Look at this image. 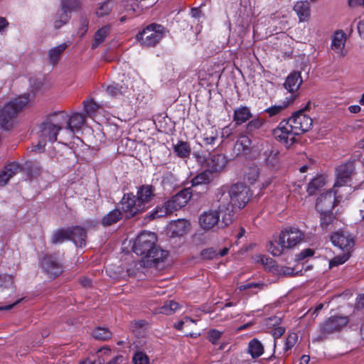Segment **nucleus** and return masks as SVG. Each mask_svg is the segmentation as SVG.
Wrapping results in <instances>:
<instances>
[{
    "instance_id": "c9c22d12",
    "label": "nucleus",
    "mask_w": 364,
    "mask_h": 364,
    "mask_svg": "<svg viewBox=\"0 0 364 364\" xmlns=\"http://www.w3.org/2000/svg\"><path fill=\"white\" fill-rule=\"evenodd\" d=\"M179 308L180 306L178 303L173 300H170L164 302V305L160 307L159 313L166 315H171L175 313Z\"/></svg>"
},
{
    "instance_id": "b1692460",
    "label": "nucleus",
    "mask_w": 364,
    "mask_h": 364,
    "mask_svg": "<svg viewBox=\"0 0 364 364\" xmlns=\"http://www.w3.org/2000/svg\"><path fill=\"white\" fill-rule=\"evenodd\" d=\"M252 117L250 108L247 106H240L234 110L233 121L236 124H241Z\"/></svg>"
},
{
    "instance_id": "3c124183",
    "label": "nucleus",
    "mask_w": 364,
    "mask_h": 364,
    "mask_svg": "<svg viewBox=\"0 0 364 364\" xmlns=\"http://www.w3.org/2000/svg\"><path fill=\"white\" fill-rule=\"evenodd\" d=\"M266 162L271 166H274L278 163L279 151L271 150L268 154L266 152Z\"/></svg>"
},
{
    "instance_id": "603ef678",
    "label": "nucleus",
    "mask_w": 364,
    "mask_h": 364,
    "mask_svg": "<svg viewBox=\"0 0 364 364\" xmlns=\"http://www.w3.org/2000/svg\"><path fill=\"white\" fill-rule=\"evenodd\" d=\"M134 364H149V357L143 352H137L133 356Z\"/></svg>"
},
{
    "instance_id": "412c9836",
    "label": "nucleus",
    "mask_w": 364,
    "mask_h": 364,
    "mask_svg": "<svg viewBox=\"0 0 364 364\" xmlns=\"http://www.w3.org/2000/svg\"><path fill=\"white\" fill-rule=\"evenodd\" d=\"M168 255V252L158 247H155L152 251H151L144 258V263H146L147 265H156L160 262H163Z\"/></svg>"
},
{
    "instance_id": "aec40b11",
    "label": "nucleus",
    "mask_w": 364,
    "mask_h": 364,
    "mask_svg": "<svg viewBox=\"0 0 364 364\" xmlns=\"http://www.w3.org/2000/svg\"><path fill=\"white\" fill-rule=\"evenodd\" d=\"M45 271L51 277H55L62 272V267L57 259L53 256H46L42 261Z\"/></svg>"
},
{
    "instance_id": "20e7f679",
    "label": "nucleus",
    "mask_w": 364,
    "mask_h": 364,
    "mask_svg": "<svg viewBox=\"0 0 364 364\" xmlns=\"http://www.w3.org/2000/svg\"><path fill=\"white\" fill-rule=\"evenodd\" d=\"M191 196V189L190 188H183L165 202L162 206H156L149 215V218L153 220L164 217L180 210L188 203Z\"/></svg>"
},
{
    "instance_id": "0e129e2a",
    "label": "nucleus",
    "mask_w": 364,
    "mask_h": 364,
    "mask_svg": "<svg viewBox=\"0 0 364 364\" xmlns=\"http://www.w3.org/2000/svg\"><path fill=\"white\" fill-rule=\"evenodd\" d=\"M10 178L6 175V173L1 172L0 173V186H4L8 181H9Z\"/></svg>"
},
{
    "instance_id": "bf43d9fd",
    "label": "nucleus",
    "mask_w": 364,
    "mask_h": 364,
    "mask_svg": "<svg viewBox=\"0 0 364 364\" xmlns=\"http://www.w3.org/2000/svg\"><path fill=\"white\" fill-rule=\"evenodd\" d=\"M314 251L312 249H305L296 255L297 260H303L307 257H312Z\"/></svg>"
},
{
    "instance_id": "f03ea898",
    "label": "nucleus",
    "mask_w": 364,
    "mask_h": 364,
    "mask_svg": "<svg viewBox=\"0 0 364 364\" xmlns=\"http://www.w3.org/2000/svg\"><path fill=\"white\" fill-rule=\"evenodd\" d=\"M154 197V188L150 185H144L139 188L136 196L127 193L121 201V209L127 213V217L134 216L138 213L144 211L149 202Z\"/></svg>"
},
{
    "instance_id": "a19ab883",
    "label": "nucleus",
    "mask_w": 364,
    "mask_h": 364,
    "mask_svg": "<svg viewBox=\"0 0 364 364\" xmlns=\"http://www.w3.org/2000/svg\"><path fill=\"white\" fill-rule=\"evenodd\" d=\"M350 257V253L348 252H343L341 255L334 257L329 262V267L333 268L338 265L344 264Z\"/></svg>"
},
{
    "instance_id": "473e14b6",
    "label": "nucleus",
    "mask_w": 364,
    "mask_h": 364,
    "mask_svg": "<svg viewBox=\"0 0 364 364\" xmlns=\"http://www.w3.org/2000/svg\"><path fill=\"white\" fill-rule=\"evenodd\" d=\"M259 168L257 166H250L247 168L244 173V180L250 183H255L259 177Z\"/></svg>"
},
{
    "instance_id": "69168bd1",
    "label": "nucleus",
    "mask_w": 364,
    "mask_h": 364,
    "mask_svg": "<svg viewBox=\"0 0 364 364\" xmlns=\"http://www.w3.org/2000/svg\"><path fill=\"white\" fill-rule=\"evenodd\" d=\"M357 28L359 35L364 38V18L359 21Z\"/></svg>"
},
{
    "instance_id": "72a5a7b5",
    "label": "nucleus",
    "mask_w": 364,
    "mask_h": 364,
    "mask_svg": "<svg viewBox=\"0 0 364 364\" xmlns=\"http://www.w3.org/2000/svg\"><path fill=\"white\" fill-rule=\"evenodd\" d=\"M325 184L324 178L322 176H318L312 179L308 185L307 192L311 196L316 193Z\"/></svg>"
},
{
    "instance_id": "4be33fe9",
    "label": "nucleus",
    "mask_w": 364,
    "mask_h": 364,
    "mask_svg": "<svg viewBox=\"0 0 364 364\" xmlns=\"http://www.w3.org/2000/svg\"><path fill=\"white\" fill-rule=\"evenodd\" d=\"M302 83V78L299 72H292L287 77L284 87L289 92H294L298 90Z\"/></svg>"
},
{
    "instance_id": "9b49d317",
    "label": "nucleus",
    "mask_w": 364,
    "mask_h": 364,
    "mask_svg": "<svg viewBox=\"0 0 364 364\" xmlns=\"http://www.w3.org/2000/svg\"><path fill=\"white\" fill-rule=\"evenodd\" d=\"M348 323L347 316H332L322 323L320 326V332L322 334L319 338L326 337L329 334L341 331Z\"/></svg>"
},
{
    "instance_id": "4468645a",
    "label": "nucleus",
    "mask_w": 364,
    "mask_h": 364,
    "mask_svg": "<svg viewBox=\"0 0 364 364\" xmlns=\"http://www.w3.org/2000/svg\"><path fill=\"white\" fill-rule=\"evenodd\" d=\"M355 160H349L336 168V181L333 188L344 186L348 183L355 171Z\"/></svg>"
},
{
    "instance_id": "49530a36",
    "label": "nucleus",
    "mask_w": 364,
    "mask_h": 364,
    "mask_svg": "<svg viewBox=\"0 0 364 364\" xmlns=\"http://www.w3.org/2000/svg\"><path fill=\"white\" fill-rule=\"evenodd\" d=\"M264 123V121L262 119L259 117L255 118L247 123L246 126L247 132L249 133L253 132L260 129Z\"/></svg>"
},
{
    "instance_id": "58836bf2",
    "label": "nucleus",
    "mask_w": 364,
    "mask_h": 364,
    "mask_svg": "<svg viewBox=\"0 0 364 364\" xmlns=\"http://www.w3.org/2000/svg\"><path fill=\"white\" fill-rule=\"evenodd\" d=\"M127 87H124L122 85H112L107 87V93L114 97H119L122 95H124L127 92Z\"/></svg>"
},
{
    "instance_id": "e2e57ef3",
    "label": "nucleus",
    "mask_w": 364,
    "mask_h": 364,
    "mask_svg": "<svg viewBox=\"0 0 364 364\" xmlns=\"http://www.w3.org/2000/svg\"><path fill=\"white\" fill-rule=\"evenodd\" d=\"M348 6L351 8L356 7L360 5L364 6V0H348Z\"/></svg>"
},
{
    "instance_id": "f8f14e48",
    "label": "nucleus",
    "mask_w": 364,
    "mask_h": 364,
    "mask_svg": "<svg viewBox=\"0 0 364 364\" xmlns=\"http://www.w3.org/2000/svg\"><path fill=\"white\" fill-rule=\"evenodd\" d=\"M279 235L283 247H286L287 250L296 247L303 241L304 237V232L294 227H288L282 230Z\"/></svg>"
},
{
    "instance_id": "cd10ccee",
    "label": "nucleus",
    "mask_w": 364,
    "mask_h": 364,
    "mask_svg": "<svg viewBox=\"0 0 364 364\" xmlns=\"http://www.w3.org/2000/svg\"><path fill=\"white\" fill-rule=\"evenodd\" d=\"M218 138V130L211 127L209 129H207L202 136V141L204 145H214Z\"/></svg>"
},
{
    "instance_id": "ddd939ff",
    "label": "nucleus",
    "mask_w": 364,
    "mask_h": 364,
    "mask_svg": "<svg viewBox=\"0 0 364 364\" xmlns=\"http://www.w3.org/2000/svg\"><path fill=\"white\" fill-rule=\"evenodd\" d=\"M287 120L298 135L308 132L313 123L312 119L305 114L304 111H299L294 113Z\"/></svg>"
},
{
    "instance_id": "09e8293b",
    "label": "nucleus",
    "mask_w": 364,
    "mask_h": 364,
    "mask_svg": "<svg viewBox=\"0 0 364 364\" xmlns=\"http://www.w3.org/2000/svg\"><path fill=\"white\" fill-rule=\"evenodd\" d=\"M298 340V335L296 333H291L288 335V336L286 338L284 347V353L289 351L291 350Z\"/></svg>"
},
{
    "instance_id": "864d4df0",
    "label": "nucleus",
    "mask_w": 364,
    "mask_h": 364,
    "mask_svg": "<svg viewBox=\"0 0 364 364\" xmlns=\"http://www.w3.org/2000/svg\"><path fill=\"white\" fill-rule=\"evenodd\" d=\"M266 287L262 282H249L245 284H242L239 287L240 291H245L247 289H257V290H262Z\"/></svg>"
},
{
    "instance_id": "1a4fd4ad",
    "label": "nucleus",
    "mask_w": 364,
    "mask_h": 364,
    "mask_svg": "<svg viewBox=\"0 0 364 364\" xmlns=\"http://www.w3.org/2000/svg\"><path fill=\"white\" fill-rule=\"evenodd\" d=\"M273 135L279 142L289 148L296 141V136L298 134L287 119L280 122L278 127L273 130Z\"/></svg>"
},
{
    "instance_id": "bb28decb",
    "label": "nucleus",
    "mask_w": 364,
    "mask_h": 364,
    "mask_svg": "<svg viewBox=\"0 0 364 364\" xmlns=\"http://www.w3.org/2000/svg\"><path fill=\"white\" fill-rule=\"evenodd\" d=\"M68 45L65 43H61L50 48L48 52V58L50 63L56 65L60 58L63 53L66 50Z\"/></svg>"
},
{
    "instance_id": "052dcab7",
    "label": "nucleus",
    "mask_w": 364,
    "mask_h": 364,
    "mask_svg": "<svg viewBox=\"0 0 364 364\" xmlns=\"http://www.w3.org/2000/svg\"><path fill=\"white\" fill-rule=\"evenodd\" d=\"M285 332V329L283 327H277L272 330V336L274 340L280 338Z\"/></svg>"
},
{
    "instance_id": "6ab92c4d",
    "label": "nucleus",
    "mask_w": 364,
    "mask_h": 364,
    "mask_svg": "<svg viewBox=\"0 0 364 364\" xmlns=\"http://www.w3.org/2000/svg\"><path fill=\"white\" fill-rule=\"evenodd\" d=\"M346 42V35L342 30L336 31L331 38V48L335 53L343 57L346 55L344 50Z\"/></svg>"
},
{
    "instance_id": "c85d7f7f",
    "label": "nucleus",
    "mask_w": 364,
    "mask_h": 364,
    "mask_svg": "<svg viewBox=\"0 0 364 364\" xmlns=\"http://www.w3.org/2000/svg\"><path fill=\"white\" fill-rule=\"evenodd\" d=\"M285 250L287 249L286 247H283V244L282 243V240L279 235L274 240L270 241L268 245V251L273 256L281 255Z\"/></svg>"
},
{
    "instance_id": "4d7b16f0",
    "label": "nucleus",
    "mask_w": 364,
    "mask_h": 364,
    "mask_svg": "<svg viewBox=\"0 0 364 364\" xmlns=\"http://www.w3.org/2000/svg\"><path fill=\"white\" fill-rule=\"evenodd\" d=\"M0 281L1 282V286L4 288H11L14 286L13 277L9 274L0 275Z\"/></svg>"
},
{
    "instance_id": "a878e982",
    "label": "nucleus",
    "mask_w": 364,
    "mask_h": 364,
    "mask_svg": "<svg viewBox=\"0 0 364 364\" xmlns=\"http://www.w3.org/2000/svg\"><path fill=\"white\" fill-rule=\"evenodd\" d=\"M111 32V26L109 25L99 28L95 33L94 41L92 44V48H96L101 46Z\"/></svg>"
},
{
    "instance_id": "79ce46f5",
    "label": "nucleus",
    "mask_w": 364,
    "mask_h": 364,
    "mask_svg": "<svg viewBox=\"0 0 364 364\" xmlns=\"http://www.w3.org/2000/svg\"><path fill=\"white\" fill-rule=\"evenodd\" d=\"M80 0H61V7L63 11L71 12L80 8Z\"/></svg>"
},
{
    "instance_id": "f257e3e1",
    "label": "nucleus",
    "mask_w": 364,
    "mask_h": 364,
    "mask_svg": "<svg viewBox=\"0 0 364 364\" xmlns=\"http://www.w3.org/2000/svg\"><path fill=\"white\" fill-rule=\"evenodd\" d=\"M250 197L251 193L249 187L243 183L234 184L230 187L228 191H221L219 192L218 201L220 203V210L225 209L227 212L221 220L223 226H227L232 222L233 209L243 208L249 202Z\"/></svg>"
},
{
    "instance_id": "423d86ee",
    "label": "nucleus",
    "mask_w": 364,
    "mask_h": 364,
    "mask_svg": "<svg viewBox=\"0 0 364 364\" xmlns=\"http://www.w3.org/2000/svg\"><path fill=\"white\" fill-rule=\"evenodd\" d=\"M87 233L84 228L80 226L73 228H61L57 230L52 236V243H63L65 240H70L75 245L83 247L86 245Z\"/></svg>"
},
{
    "instance_id": "f704fd0d",
    "label": "nucleus",
    "mask_w": 364,
    "mask_h": 364,
    "mask_svg": "<svg viewBox=\"0 0 364 364\" xmlns=\"http://www.w3.org/2000/svg\"><path fill=\"white\" fill-rule=\"evenodd\" d=\"M294 100V98H291L289 100L284 101L279 105H273L269 108H267L264 110V112L268 114L269 117H272L279 114L282 110L286 109L290 102Z\"/></svg>"
},
{
    "instance_id": "c756f323",
    "label": "nucleus",
    "mask_w": 364,
    "mask_h": 364,
    "mask_svg": "<svg viewBox=\"0 0 364 364\" xmlns=\"http://www.w3.org/2000/svg\"><path fill=\"white\" fill-rule=\"evenodd\" d=\"M248 352L252 358H258L264 353V347L261 342L254 338L251 340L248 345Z\"/></svg>"
},
{
    "instance_id": "8fccbe9b",
    "label": "nucleus",
    "mask_w": 364,
    "mask_h": 364,
    "mask_svg": "<svg viewBox=\"0 0 364 364\" xmlns=\"http://www.w3.org/2000/svg\"><path fill=\"white\" fill-rule=\"evenodd\" d=\"M20 170L19 165L17 163L13 162L6 165L2 172L6 173V175L11 178L19 172Z\"/></svg>"
},
{
    "instance_id": "680f3d73",
    "label": "nucleus",
    "mask_w": 364,
    "mask_h": 364,
    "mask_svg": "<svg viewBox=\"0 0 364 364\" xmlns=\"http://www.w3.org/2000/svg\"><path fill=\"white\" fill-rule=\"evenodd\" d=\"M257 262H260L263 264H271L272 263V259L263 255H258L256 257Z\"/></svg>"
},
{
    "instance_id": "5fc2aeb1",
    "label": "nucleus",
    "mask_w": 364,
    "mask_h": 364,
    "mask_svg": "<svg viewBox=\"0 0 364 364\" xmlns=\"http://www.w3.org/2000/svg\"><path fill=\"white\" fill-rule=\"evenodd\" d=\"M191 325H196L195 321L193 320L192 318H189V317H185L181 321H180L178 323H175L174 324V327L176 329L181 331L184 326L185 327H188V326H190Z\"/></svg>"
},
{
    "instance_id": "ea45409f",
    "label": "nucleus",
    "mask_w": 364,
    "mask_h": 364,
    "mask_svg": "<svg viewBox=\"0 0 364 364\" xmlns=\"http://www.w3.org/2000/svg\"><path fill=\"white\" fill-rule=\"evenodd\" d=\"M92 334L97 340H107L112 336V333L108 328L102 327L96 328Z\"/></svg>"
},
{
    "instance_id": "7ed1b4c3",
    "label": "nucleus",
    "mask_w": 364,
    "mask_h": 364,
    "mask_svg": "<svg viewBox=\"0 0 364 364\" xmlns=\"http://www.w3.org/2000/svg\"><path fill=\"white\" fill-rule=\"evenodd\" d=\"M66 117L63 112H55L49 115L47 119L39 126L38 143L33 146L32 151L41 152L44 149L48 141L54 142L57 140V136L63 127V122Z\"/></svg>"
},
{
    "instance_id": "2eb2a0df",
    "label": "nucleus",
    "mask_w": 364,
    "mask_h": 364,
    "mask_svg": "<svg viewBox=\"0 0 364 364\" xmlns=\"http://www.w3.org/2000/svg\"><path fill=\"white\" fill-rule=\"evenodd\" d=\"M331 240L334 246L338 247L343 252L350 253L355 243L353 237L348 232L344 230L334 232L331 237Z\"/></svg>"
},
{
    "instance_id": "39448f33",
    "label": "nucleus",
    "mask_w": 364,
    "mask_h": 364,
    "mask_svg": "<svg viewBox=\"0 0 364 364\" xmlns=\"http://www.w3.org/2000/svg\"><path fill=\"white\" fill-rule=\"evenodd\" d=\"M31 95H23L6 104L0 110V127L9 129L12 125V120L28 102Z\"/></svg>"
},
{
    "instance_id": "c03bdc74",
    "label": "nucleus",
    "mask_w": 364,
    "mask_h": 364,
    "mask_svg": "<svg viewBox=\"0 0 364 364\" xmlns=\"http://www.w3.org/2000/svg\"><path fill=\"white\" fill-rule=\"evenodd\" d=\"M321 218H320V223L321 226L323 229H328L329 225H331L333 220V215L331 211L328 212H320Z\"/></svg>"
},
{
    "instance_id": "6e6552de",
    "label": "nucleus",
    "mask_w": 364,
    "mask_h": 364,
    "mask_svg": "<svg viewBox=\"0 0 364 364\" xmlns=\"http://www.w3.org/2000/svg\"><path fill=\"white\" fill-rule=\"evenodd\" d=\"M156 240L154 233L144 231L136 238L132 247L133 251L144 258L156 247Z\"/></svg>"
},
{
    "instance_id": "6e6d98bb",
    "label": "nucleus",
    "mask_w": 364,
    "mask_h": 364,
    "mask_svg": "<svg viewBox=\"0 0 364 364\" xmlns=\"http://www.w3.org/2000/svg\"><path fill=\"white\" fill-rule=\"evenodd\" d=\"M201 257L205 259H212L218 257V252L213 247L203 250L200 253Z\"/></svg>"
},
{
    "instance_id": "de8ad7c7",
    "label": "nucleus",
    "mask_w": 364,
    "mask_h": 364,
    "mask_svg": "<svg viewBox=\"0 0 364 364\" xmlns=\"http://www.w3.org/2000/svg\"><path fill=\"white\" fill-rule=\"evenodd\" d=\"M84 109L88 116H92L99 109V105L93 100H85L83 102Z\"/></svg>"
},
{
    "instance_id": "4c0bfd02",
    "label": "nucleus",
    "mask_w": 364,
    "mask_h": 364,
    "mask_svg": "<svg viewBox=\"0 0 364 364\" xmlns=\"http://www.w3.org/2000/svg\"><path fill=\"white\" fill-rule=\"evenodd\" d=\"M174 151L176 153L178 156L185 158L189 156L191 153V148L187 142L179 141L176 145H175Z\"/></svg>"
},
{
    "instance_id": "5701e85b",
    "label": "nucleus",
    "mask_w": 364,
    "mask_h": 364,
    "mask_svg": "<svg viewBox=\"0 0 364 364\" xmlns=\"http://www.w3.org/2000/svg\"><path fill=\"white\" fill-rule=\"evenodd\" d=\"M293 9L298 16L300 22L307 21L309 19L311 9L310 4L307 1H296Z\"/></svg>"
},
{
    "instance_id": "a18cd8bd",
    "label": "nucleus",
    "mask_w": 364,
    "mask_h": 364,
    "mask_svg": "<svg viewBox=\"0 0 364 364\" xmlns=\"http://www.w3.org/2000/svg\"><path fill=\"white\" fill-rule=\"evenodd\" d=\"M210 181L209 174L206 172H202L191 181L192 186H196L201 184H207Z\"/></svg>"
},
{
    "instance_id": "0eeeda50",
    "label": "nucleus",
    "mask_w": 364,
    "mask_h": 364,
    "mask_svg": "<svg viewBox=\"0 0 364 364\" xmlns=\"http://www.w3.org/2000/svg\"><path fill=\"white\" fill-rule=\"evenodd\" d=\"M165 28L159 24L152 23L136 35L137 41L146 47L156 46L164 37Z\"/></svg>"
},
{
    "instance_id": "2f4dec72",
    "label": "nucleus",
    "mask_w": 364,
    "mask_h": 364,
    "mask_svg": "<svg viewBox=\"0 0 364 364\" xmlns=\"http://www.w3.org/2000/svg\"><path fill=\"white\" fill-rule=\"evenodd\" d=\"M122 217V212L119 209H115L109 212L102 218V223L105 226L111 225L119 221Z\"/></svg>"
},
{
    "instance_id": "9d476101",
    "label": "nucleus",
    "mask_w": 364,
    "mask_h": 364,
    "mask_svg": "<svg viewBox=\"0 0 364 364\" xmlns=\"http://www.w3.org/2000/svg\"><path fill=\"white\" fill-rule=\"evenodd\" d=\"M227 212L225 209L223 210H220V203L218 204L217 210H208L204 211L199 217L200 227L205 230H213L220 223V215L224 216Z\"/></svg>"
},
{
    "instance_id": "393cba45",
    "label": "nucleus",
    "mask_w": 364,
    "mask_h": 364,
    "mask_svg": "<svg viewBox=\"0 0 364 364\" xmlns=\"http://www.w3.org/2000/svg\"><path fill=\"white\" fill-rule=\"evenodd\" d=\"M112 0H105L98 3L95 8V14L97 18H103L109 16L114 7Z\"/></svg>"
},
{
    "instance_id": "7c9ffc66",
    "label": "nucleus",
    "mask_w": 364,
    "mask_h": 364,
    "mask_svg": "<svg viewBox=\"0 0 364 364\" xmlns=\"http://www.w3.org/2000/svg\"><path fill=\"white\" fill-rule=\"evenodd\" d=\"M173 227V233L174 235L183 236L188 232L190 228V223L186 220H178L174 223Z\"/></svg>"
},
{
    "instance_id": "37998d69",
    "label": "nucleus",
    "mask_w": 364,
    "mask_h": 364,
    "mask_svg": "<svg viewBox=\"0 0 364 364\" xmlns=\"http://www.w3.org/2000/svg\"><path fill=\"white\" fill-rule=\"evenodd\" d=\"M69 13L70 12L68 11H63V9H61L60 12L57 14V18L54 21L55 28H60L68 21L70 18Z\"/></svg>"
},
{
    "instance_id": "e433bc0d",
    "label": "nucleus",
    "mask_w": 364,
    "mask_h": 364,
    "mask_svg": "<svg viewBox=\"0 0 364 364\" xmlns=\"http://www.w3.org/2000/svg\"><path fill=\"white\" fill-rule=\"evenodd\" d=\"M251 144H252V141L250 140V139L248 136H247L245 135H242L237 139V141L235 144V148L239 152L245 153L250 148Z\"/></svg>"
},
{
    "instance_id": "f3484780",
    "label": "nucleus",
    "mask_w": 364,
    "mask_h": 364,
    "mask_svg": "<svg viewBox=\"0 0 364 364\" xmlns=\"http://www.w3.org/2000/svg\"><path fill=\"white\" fill-rule=\"evenodd\" d=\"M207 171L210 173H218L223 171L226 165L227 159L225 155L220 154H212L203 160Z\"/></svg>"
},
{
    "instance_id": "dca6fc26",
    "label": "nucleus",
    "mask_w": 364,
    "mask_h": 364,
    "mask_svg": "<svg viewBox=\"0 0 364 364\" xmlns=\"http://www.w3.org/2000/svg\"><path fill=\"white\" fill-rule=\"evenodd\" d=\"M337 191H328L322 193L317 199L316 208L319 212L332 211L336 205V195Z\"/></svg>"
},
{
    "instance_id": "774afa93",
    "label": "nucleus",
    "mask_w": 364,
    "mask_h": 364,
    "mask_svg": "<svg viewBox=\"0 0 364 364\" xmlns=\"http://www.w3.org/2000/svg\"><path fill=\"white\" fill-rule=\"evenodd\" d=\"M356 308L358 309H364V294L360 295L356 303Z\"/></svg>"
},
{
    "instance_id": "a211bd4d",
    "label": "nucleus",
    "mask_w": 364,
    "mask_h": 364,
    "mask_svg": "<svg viewBox=\"0 0 364 364\" xmlns=\"http://www.w3.org/2000/svg\"><path fill=\"white\" fill-rule=\"evenodd\" d=\"M66 117V120L63 122V125H66V129L74 134L78 132L85 122V116L81 113H74L69 117L65 112H62Z\"/></svg>"
},
{
    "instance_id": "13d9d810",
    "label": "nucleus",
    "mask_w": 364,
    "mask_h": 364,
    "mask_svg": "<svg viewBox=\"0 0 364 364\" xmlns=\"http://www.w3.org/2000/svg\"><path fill=\"white\" fill-rule=\"evenodd\" d=\"M222 333L216 329L210 330L208 333V340L213 343L215 344L220 338Z\"/></svg>"
},
{
    "instance_id": "338daca9",
    "label": "nucleus",
    "mask_w": 364,
    "mask_h": 364,
    "mask_svg": "<svg viewBox=\"0 0 364 364\" xmlns=\"http://www.w3.org/2000/svg\"><path fill=\"white\" fill-rule=\"evenodd\" d=\"M124 360L122 355H117L113 358L107 364H122Z\"/></svg>"
}]
</instances>
